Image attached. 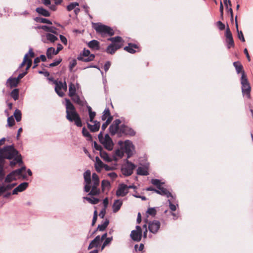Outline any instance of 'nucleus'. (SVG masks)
<instances>
[{
	"instance_id": "obj_21",
	"label": "nucleus",
	"mask_w": 253,
	"mask_h": 253,
	"mask_svg": "<svg viewBox=\"0 0 253 253\" xmlns=\"http://www.w3.org/2000/svg\"><path fill=\"white\" fill-rule=\"evenodd\" d=\"M40 27L42 29L45 31L52 33L57 36L58 35V34L59 33V30L53 26H46V25H43V26H41Z\"/></svg>"
},
{
	"instance_id": "obj_40",
	"label": "nucleus",
	"mask_w": 253,
	"mask_h": 253,
	"mask_svg": "<svg viewBox=\"0 0 253 253\" xmlns=\"http://www.w3.org/2000/svg\"><path fill=\"white\" fill-rule=\"evenodd\" d=\"M109 223V221L108 219H106V220L101 225H99L97 227V229L98 230L103 231L105 230V229L106 228L107 226L108 225Z\"/></svg>"
},
{
	"instance_id": "obj_4",
	"label": "nucleus",
	"mask_w": 253,
	"mask_h": 253,
	"mask_svg": "<svg viewBox=\"0 0 253 253\" xmlns=\"http://www.w3.org/2000/svg\"><path fill=\"white\" fill-rule=\"evenodd\" d=\"M93 28L102 37H105L106 35L112 36L115 34L114 30L111 27L103 24H94Z\"/></svg>"
},
{
	"instance_id": "obj_39",
	"label": "nucleus",
	"mask_w": 253,
	"mask_h": 253,
	"mask_svg": "<svg viewBox=\"0 0 253 253\" xmlns=\"http://www.w3.org/2000/svg\"><path fill=\"white\" fill-rule=\"evenodd\" d=\"M69 95L70 97H73L76 94V89L75 85L73 84H71L69 85Z\"/></svg>"
},
{
	"instance_id": "obj_10",
	"label": "nucleus",
	"mask_w": 253,
	"mask_h": 253,
	"mask_svg": "<svg viewBox=\"0 0 253 253\" xmlns=\"http://www.w3.org/2000/svg\"><path fill=\"white\" fill-rule=\"evenodd\" d=\"M121 123V121L119 119L115 120L112 124L109 126V129L110 133L112 135H114L116 134H118L119 136L120 134V125Z\"/></svg>"
},
{
	"instance_id": "obj_22",
	"label": "nucleus",
	"mask_w": 253,
	"mask_h": 253,
	"mask_svg": "<svg viewBox=\"0 0 253 253\" xmlns=\"http://www.w3.org/2000/svg\"><path fill=\"white\" fill-rule=\"evenodd\" d=\"M92 123H94L93 125H91L88 123H87V126L88 129H89L91 132H96L98 131L100 128V123L96 121H94Z\"/></svg>"
},
{
	"instance_id": "obj_19",
	"label": "nucleus",
	"mask_w": 253,
	"mask_h": 253,
	"mask_svg": "<svg viewBox=\"0 0 253 253\" xmlns=\"http://www.w3.org/2000/svg\"><path fill=\"white\" fill-rule=\"evenodd\" d=\"M28 183L26 182H23L19 184L17 187L13 189L12 194L16 195L19 192H21L24 191L28 187Z\"/></svg>"
},
{
	"instance_id": "obj_48",
	"label": "nucleus",
	"mask_w": 253,
	"mask_h": 253,
	"mask_svg": "<svg viewBox=\"0 0 253 253\" xmlns=\"http://www.w3.org/2000/svg\"><path fill=\"white\" fill-rule=\"evenodd\" d=\"M110 186V182L108 180H103L101 182V187L102 191H104L106 187H109Z\"/></svg>"
},
{
	"instance_id": "obj_5",
	"label": "nucleus",
	"mask_w": 253,
	"mask_h": 253,
	"mask_svg": "<svg viewBox=\"0 0 253 253\" xmlns=\"http://www.w3.org/2000/svg\"><path fill=\"white\" fill-rule=\"evenodd\" d=\"M241 83L242 84V92L243 94L244 95H246L248 98H250L251 87L245 72H243Z\"/></svg>"
},
{
	"instance_id": "obj_50",
	"label": "nucleus",
	"mask_w": 253,
	"mask_h": 253,
	"mask_svg": "<svg viewBox=\"0 0 253 253\" xmlns=\"http://www.w3.org/2000/svg\"><path fill=\"white\" fill-rule=\"evenodd\" d=\"M151 183L154 185L156 186L158 189L161 187V185L162 183L161 182V181L159 179H152L151 180Z\"/></svg>"
},
{
	"instance_id": "obj_52",
	"label": "nucleus",
	"mask_w": 253,
	"mask_h": 253,
	"mask_svg": "<svg viewBox=\"0 0 253 253\" xmlns=\"http://www.w3.org/2000/svg\"><path fill=\"white\" fill-rule=\"evenodd\" d=\"M225 36L226 37V39H230L233 38L232 34L228 26L226 29Z\"/></svg>"
},
{
	"instance_id": "obj_61",
	"label": "nucleus",
	"mask_w": 253,
	"mask_h": 253,
	"mask_svg": "<svg viewBox=\"0 0 253 253\" xmlns=\"http://www.w3.org/2000/svg\"><path fill=\"white\" fill-rule=\"evenodd\" d=\"M32 60L31 59H29L28 58V56L27 57V62H26V64H27V67H26V71L27 70H28L30 67L32 65Z\"/></svg>"
},
{
	"instance_id": "obj_31",
	"label": "nucleus",
	"mask_w": 253,
	"mask_h": 253,
	"mask_svg": "<svg viewBox=\"0 0 253 253\" xmlns=\"http://www.w3.org/2000/svg\"><path fill=\"white\" fill-rule=\"evenodd\" d=\"M233 65L237 73L239 74L240 73H242V74L243 72H244L243 70V67L240 62H235L233 63Z\"/></svg>"
},
{
	"instance_id": "obj_60",
	"label": "nucleus",
	"mask_w": 253,
	"mask_h": 253,
	"mask_svg": "<svg viewBox=\"0 0 253 253\" xmlns=\"http://www.w3.org/2000/svg\"><path fill=\"white\" fill-rule=\"evenodd\" d=\"M62 61L61 59H59L55 60L53 63H51L49 65L50 67H54L58 65Z\"/></svg>"
},
{
	"instance_id": "obj_3",
	"label": "nucleus",
	"mask_w": 253,
	"mask_h": 253,
	"mask_svg": "<svg viewBox=\"0 0 253 253\" xmlns=\"http://www.w3.org/2000/svg\"><path fill=\"white\" fill-rule=\"evenodd\" d=\"M17 154L18 152L12 146H7L0 149V180L3 179L4 175L3 169L4 159H12Z\"/></svg>"
},
{
	"instance_id": "obj_24",
	"label": "nucleus",
	"mask_w": 253,
	"mask_h": 253,
	"mask_svg": "<svg viewBox=\"0 0 253 253\" xmlns=\"http://www.w3.org/2000/svg\"><path fill=\"white\" fill-rule=\"evenodd\" d=\"M88 46L93 50H99L100 49L99 42L96 40H93L87 43Z\"/></svg>"
},
{
	"instance_id": "obj_62",
	"label": "nucleus",
	"mask_w": 253,
	"mask_h": 253,
	"mask_svg": "<svg viewBox=\"0 0 253 253\" xmlns=\"http://www.w3.org/2000/svg\"><path fill=\"white\" fill-rule=\"evenodd\" d=\"M111 66V63L109 61H107L106 62L104 66V69L105 71L106 72L109 69L110 67Z\"/></svg>"
},
{
	"instance_id": "obj_41",
	"label": "nucleus",
	"mask_w": 253,
	"mask_h": 253,
	"mask_svg": "<svg viewBox=\"0 0 253 253\" xmlns=\"http://www.w3.org/2000/svg\"><path fill=\"white\" fill-rule=\"evenodd\" d=\"M10 95H11V97L13 98V99L14 100H17L19 97V90H18V89L16 88V89H13L11 91V92L10 93Z\"/></svg>"
},
{
	"instance_id": "obj_53",
	"label": "nucleus",
	"mask_w": 253,
	"mask_h": 253,
	"mask_svg": "<svg viewBox=\"0 0 253 253\" xmlns=\"http://www.w3.org/2000/svg\"><path fill=\"white\" fill-rule=\"evenodd\" d=\"M78 5H79V3L78 2H72L69 5L67 6V9L68 11H71L74 9L76 7V6Z\"/></svg>"
},
{
	"instance_id": "obj_64",
	"label": "nucleus",
	"mask_w": 253,
	"mask_h": 253,
	"mask_svg": "<svg viewBox=\"0 0 253 253\" xmlns=\"http://www.w3.org/2000/svg\"><path fill=\"white\" fill-rule=\"evenodd\" d=\"M77 62L76 60H72L70 64V69L71 70L73 69L74 67L76 65Z\"/></svg>"
},
{
	"instance_id": "obj_27",
	"label": "nucleus",
	"mask_w": 253,
	"mask_h": 253,
	"mask_svg": "<svg viewBox=\"0 0 253 253\" xmlns=\"http://www.w3.org/2000/svg\"><path fill=\"white\" fill-rule=\"evenodd\" d=\"M104 165L99 157H96L95 158V168L97 171H100L101 169L103 168Z\"/></svg>"
},
{
	"instance_id": "obj_26",
	"label": "nucleus",
	"mask_w": 253,
	"mask_h": 253,
	"mask_svg": "<svg viewBox=\"0 0 253 253\" xmlns=\"http://www.w3.org/2000/svg\"><path fill=\"white\" fill-rule=\"evenodd\" d=\"M100 242V237L99 236H96L89 244L88 250H90L93 247H97Z\"/></svg>"
},
{
	"instance_id": "obj_47",
	"label": "nucleus",
	"mask_w": 253,
	"mask_h": 253,
	"mask_svg": "<svg viewBox=\"0 0 253 253\" xmlns=\"http://www.w3.org/2000/svg\"><path fill=\"white\" fill-rule=\"evenodd\" d=\"M88 202L92 204H97L99 203V200L96 198H93L92 199L89 197L84 198Z\"/></svg>"
},
{
	"instance_id": "obj_30",
	"label": "nucleus",
	"mask_w": 253,
	"mask_h": 253,
	"mask_svg": "<svg viewBox=\"0 0 253 253\" xmlns=\"http://www.w3.org/2000/svg\"><path fill=\"white\" fill-rule=\"evenodd\" d=\"M123 204V202L122 201L120 200H116L115 201L113 205V209L114 212H116L120 209L122 205Z\"/></svg>"
},
{
	"instance_id": "obj_58",
	"label": "nucleus",
	"mask_w": 253,
	"mask_h": 253,
	"mask_svg": "<svg viewBox=\"0 0 253 253\" xmlns=\"http://www.w3.org/2000/svg\"><path fill=\"white\" fill-rule=\"evenodd\" d=\"M217 25L218 27V28L220 30H223L225 29V25L221 21H218L217 22Z\"/></svg>"
},
{
	"instance_id": "obj_28",
	"label": "nucleus",
	"mask_w": 253,
	"mask_h": 253,
	"mask_svg": "<svg viewBox=\"0 0 253 253\" xmlns=\"http://www.w3.org/2000/svg\"><path fill=\"white\" fill-rule=\"evenodd\" d=\"M235 26L237 29V31L238 33V38L243 42H245V39L244 37L243 33L242 31H239L238 29V21H237V15L235 16Z\"/></svg>"
},
{
	"instance_id": "obj_56",
	"label": "nucleus",
	"mask_w": 253,
	"mask_h": 253,
	"mask_svg": "<svg viewBox=\"0 0 253 253\" xmlns=\"http://www.w3.org/2000/svg\"><path fill=\"white\" fill-rule=\"evenodd\" d=\"M7 123L10 126H12L14 124V120L12 116L8 118Z\"/></svg>"
},
{
	"instance_id": "obj_12",
	"label": "nucleus",
	"mask_w": 253,
	"mask_h": 253,
	"mask_svg": "<svg viewBox=\"0 0 253 253\" xmlns=\"http://www.w3.org/2000/svg\"><path fill=\"white\" fill-rule=\"evenodd\" d=\"M135 134V132L129 127L124 125L120 126L119 136L123 135L134 136Z\"/></svg>"
},
{
	"instance_id": "obj_35",
	"label": "nucleus",
	"mask_w": 253,
	"mask_h": 253,
	"mask_svg": "<svg viewBox=\"0 0 253 253\" xmlns=\"http://www.w3.org/2000/svg\"><path fill=\"white\" fill-rule=\"evenodd\" d=\"M137 174L140 175H148L149 172L146 168L140 167L137 169Z\"/></svg>"
},
{
	"instance_id": "obj_33",
	"label": "nucleus",
	"mask_w": 253,
	"mask_h": 253,
	"mask_svg": "<svg viewBox=\"0 0 253 253\" xmlns=\"http://www.w3.org/2000/svg\"><path fill=\"white\" fill-rule=\"evenodd\" d=\"M110 117L113 118V116L111 115L110 111L109 108H106L103 112V115L101 117L102 120L105 121Z\"/></svg>"
},
{
	"instance_id": "obj_14",
	"label": "nucleus",
	"mask_w": 253,
	"mask_h": 253,
	"mask_svg": "<svg viewBox=\"0 0 253 253\" xmlns=\"http://www.w3.org/2000/svg\"><path fill=\"white\" fill-rule=\"evenodd\" d=\"M132 147L133 145L130 141L126 140L125 142L123 151L127 154V158H130L132 155Z\"/></svg>"
},
{
	"instance_id": "obj_54",
	"label": "nucleus",
	"mask_w": 253,
	"mask_h": 253,
	"mask_svg": "<svg viewBox=\"0 0 253 253\" xmlns=\"http://www.w3.org/2000/svg\"><path fill=\"white\" fill-rule=\"evenodd\" d=\"M22 162V160L21 158L18 157L15 158L12 161H11L10 163V165L11 166H13L17 163H20Z\"/></svg>"
},
{
	"instance_id": "obj_6",
	"label": "nucleus",
	"mask_w": 253,
	"mask_h": 253,
	"mask_svg": "<svg viewBox=\"0 0 253 253\" xmlns=\"http://www.w3.org/2000/svg\"><path fill=\"white\" fill-rule=\"evenodd\" d=\"M25 167H22L20 169L13 170L8 174L5 178V183H10L14 180L20 178L21 176L24 177L22 174V172L25 170Z\"/></svg>"
},
{
	"instance_id": "obj_11",
	"label": "nucleus",
	"mask_w": 253,
	"mask_h": 253,
	"mask_svg": "<svg viewBox=\"0 0 253 253\" xmlns=\"http://www.w3.org/2000/svg\"><path fill=\"white\" fill-rule=\"evenodd\" d=\"M135 168V166L131 162L127 161L126 165L122 168V171L126 176H129L133 173V169Z\"/></svg>"
},
{
	"instance_id": "obj_43",
	"label": "nucleus",
	"mask_w": 253,
	"mask_h": 253,
	"mask_svg": "<svg viewBox=\"0 0 253 253\" xmlns=\"http://www.w3.org/2000/svg\"><path fill=\"white\" fill-rule=\"evenodd\" d=\"M83 135L87 138L88 140H92V136L89 132L86 130L85 127H83L82 129Z\"/></svg>"
},
{
	"instance_id": "obj_49",
	"label": "nucleus",
	"mask_w": 253,
	"mask_h": 253,
	"mask_svg": "<svg viewBox=\"0 0 253 253\" xmlns=\"http://www.w3.org/2000/svg\"><path fill=\"white\" fill-rule=\"evenodd\" d=\"M226 41L227 42V46L228 48H230L231 47H234L235 44L233 38L230 39H226Z\"/></svg>"
},
{
	"instance_id": "obj_45",
	"label": "nucleus",
	"mask_w": 253,
	"mask_h": 253,
	"mask_svg": "<svg viewBox=\"0 0 253 253\" xmlns=\"http://www.w3.org/2000/svg\"><path fill=\"white\" fill-rule=\"evenodd\" d=\"M113 120V118L110 117V118H108L106 121L103 123L102 125L101 129L102 131L105 130L107 126L111 123V122Z\"/></svg>"
},
{
	"instance_id": "obj_9",
	"label": "nucleus",
	"mask_w": 253,
	"mask_h": 253,
	"mask_svg": "<svg viewBox=\"0 0 253 253\" xmlns=\"http://www.w3.org/2000/svg\"><path fill=\"white\" fill-rule=\"evenodd\" d=\"M48 80L52 82L55 84V91L56 93L60 97L63 96V92L62 88H63V84L61 81L53 80L52 78H48Z\"/></svg>"
},
{
	"instance_id": "obj_59",
	"label": "nucleus",
	"mask_w": 253,
	"mask_h": 253,
	"mask_svg": "<svg viewBox=\"0 0 253 253\" xmlns=\"http://www.w3.org/2000/svg\"><path fill=\"white\" fill-rule=\"evenodd\" d=\"M124 152L123 151V150H117L116 151V156L122 158L124 156Z\"/></svg>"
},
{
	"instance_id": "obj_17",
	"label": "nucleus",
	"mask_w": 253,
	"mask_h": 253,
	"mask_svg": "<svg viewBox=\"0 0 253 253\" xmlns=\"http://www.w3.org/2000/svg\"><path fill=\"white\" fill-rule=\"evenodd\" d=\"M122 47V45L120 44H110L108 46L106 49L107 53L113 54L119 49Z\"/></svg>"
},
{
	"instance_id": "obj_57",
	"label": "nucleus",
	"mask_w": 253,
	"mask_h": 253,
	"mask_svg": "<svg viewBox=\"0 0 253 253\" xmlns=\"http://www.w3.org/2000/svg\"><path fill=\"white\" fill-rule=\"evenodd\" d=\"M169 203V207L171 211H175L176 210V207L175 205L173 204L170 200H168Z\"/></svg>"
},
{
	"instance_id": "obj_42",
	"label": "nucleus",
	"mask_w": 253,
	"mask_h": 253,
	"mask_svg": "<svg viewBox=\"0 0 253 253\" xmlns=\"http://www.w3.org/2000/svg\"><path fill=\"white\" fill-rule=\"evenodd\" d=\"M35 20L38 22H40L42 23H47L49 24H51V22L47 19L42 18V17H36L35 18Z\"/></svg>"
},
{
	"instance_id": "obj_55",
	"label": "nucleus",
	"mask_w": 253,
	"mask_h": 253,
	"mask_svg": "<svg viewBox=\"0 0 253 253\" xmlns=\"http://www.w3.org/2000/svg\"><path fill=\"white\" fill-rule=\"evenodd\" d=\"M112 239H113L112 237L107 238L105 239L104 242L103 243V244L102 246L101 249L103 250L105 247V246H106L108 244H109L111 242Z\"/></svg>"
},
{
	"instance_id": "obj_18",
	"label": "nucleus",
	"mask_w": 253,
	"mask_h": 253,
	"mask_svg": "<svg viewBox=\"0 0 253 253\" xmlns=\"http://www.w3.org/2000/svg\"><path fill=\"white\" fill-rule=\"evenodd\" d=\"M58 40L57 37L51 34H46L44 36H42V41L44 43H48V42H54Z\"/></svg>"
},
{
	"instance_id": "obj_37",
	"label": "nucleus",
	"mask_w": 253,
	"mask_h": 253,
	"mask_svg": "<svg viewBox=\"0 0 253 253\" xmlns=\"http://www.w3.org/2000/svg\"><path fill=\"white\" fill-rule=\"evenodd\" d=\"M16 185V183H5V184H3L2 185H1V186L2 188H3V190L4 192L7 190L11 189Z\"/></svg>"
},
{
	"instance_id": "obj_63",
	"label": "nucleus",
	"mask_w": 253,
	"mask_h": 253,
	"mask_svg": "<svg viewBox=\"0 0 253 253\" xmlns=\"http://www.w3.org/2000/svg\"><path fill=\"white\" fill-rule=\"evenodd\" d=\"M94 147L96 150L100 151H102V146L100 145H98L95 141L94 142Z\"/></svg>"
},
{
	"instance_id": "obj_36",
	"label": "nucleus",
	"mask_w": 253,
	"mask_h": 253,
	"mask_svg": "<svg viewBox=\"0 0 253 253\" xmlns=\"http://www.w3.org/2000/svg\"><path fill=\"white\" fill-rule=\"evenodd\" d=\"M56 53L55 52V49L53 47H49L47 49L46 51V56L48 58L51 59L52 58L53 55H56Z\"/></svg>"
},
{
	"instance_id": "obj_13",
	"label": "nucleus",
	"mask_w": 253,
	"mask_h": 253,
	"mask_svg": "<svg viewBox=\"0 0 253 253\" xmlns=\"http://www.w3.org/2000/svg\"><path fill=\"white\" fill-rule=\"evenodd\" d=\"M136 229L131 231L130 237L134 241L139 242L142 238V229L139 226H136Z\"/></svg>"
},
{
	"instance_id": "obj_23",
	"label": "nucleus",
	"mask_w": 253,
	"mask_h": 253,
	"mask_svg": "<svg viewBox=\"0 0 253 253\" xmlns=\"http://www.w3.org/2000/svg\"><path fill=\"white\" fill-rule=\"evenodd\" d=\"M18 79L15 78L10 77L6 82V85L10 88L16 87L19 83Z\"/></svg>"
},
{
	"instance_id": "obj_32",
	"label": "nucleus",
	"mask_w": 253,
	"mask_h": 253,
	"mask_svg": "<svg viewBox=\"0 0 253 253\" xmlns=\"http://www.w3.org/2000/svg\"><path fill=\"white\" fill-rule=\"evenodd\" d=\"M160 195L163 196H166L168 198L171 197H172V194L166 188L160 187L159 188Z\"/></svg>"
},
{
	"instance_id": "obj_16",
	"label": "nucleus",
	"mask_w": 253,
	"mask_h": 253,
	"mask_svg": "<svg viewBox=\"0 0 253 253\" xmlns=\"http://www.w3.org/2000/svg\"><path fill=\"white\" fill-rule=\"evenodd\" d=\"M160 222L159 221L154 220L149 223V230L153 233H156L160 227Z\"/></svg>"
},
{
	"instance_id": "obj_1",
	"label": "nucleus",
	"mask_w": 253,
	"mask_h": 253,
	"mask_svg": "<svg viewBox=\"0 0 253 253\" xmlns=\"http://www.w3.org/2000/svg\"><path fill=\"white\" fill-rule=\"evenodd\" d=\"M91 172L89 170L85 171L84 173V177L85 185L84 186V191L89 192L88 195L91 196H96L100 194V191L97 187L99 184V178L98 175L93 173L92 174V183L91 180Z\"/></svg>"
},
{
	"instance_id": "obj_20",
	"label": "nucleus",
	"mask_w": 253,
	"mask_h": 253,
	"mask_svg": "<svg viewBox=\"0 0 253 253\" xmlns=\"http://www.w3.org/2000/svg\"><path fill=\"white\" fill-rule=\"evenodd\" d=\"M138 49L139 47L137 44L131 43H128V46L124 47L125 50L132 54L135 53L137 51V50L135 49H137V51H138Z\"/></svg>"
},
{
	"instance_id": "obj_7",
	"label": "nucleus",
	"mask_w": 253,
	"mask_h": 253,
	"mask_svg": "<svg viewBox=\"0 0 253 253\" xmlns=\"http://www.w3.org/2000/svg\"><path fill=\"white\" fill-rule=\"evenodd\" d=\"M99 141L104 145L108 150L111 151L113 148V142L108 134H106L103 137V132L101 131L98 136Z\"/></svg>"
},
{
	"instance_id": "obj_51",
	"label": "nucleus",
	"mask_w": 253,
	"mask_h": 253,
	"mask_svg": "<svg viewBox=\"0 0 253 253\" xmlns=\"http://www.w3.org/2000/svg\"><path fill=\"white\" fill-rule=\"evenodd\" d=\"M157 211L156 209L154 208H148L147 213L149 214V215H152V216H155L156 214Z\"/></svg>"
},
{
	"instance_id": "obj_15",
	"label": "nucleus",
	"mask_w": 253,
	"mask_h": 253,
	"mask_svg": "<svg viewBox=\"0 0 253 253\" xmlns=\"http://www.w3.org/2000/svg\"><path fill=\"white\" fill-rule=\"evenodd\" d=\"M128 192L127 190V186L125 184H120L119 185L118 188L116 191V195L118 197H124Z\"/></svg>"
},
{
	"instance_id": "obj_25",
	"label": "nucleus",
	"mask_w": 253,
	"mask_h": 253,
	"mask_svg": "<svg viewBox=\"0 0 253 253\" xmlns=\"http://www.w3.org/2000/svg\"><path fill=\"white\" fill-rule=\"evenodd\" d=\"M108 41L112 42V44H120L122 45V47L124 45V41L123 40L122 38L120 36L110 38L108 39Z\"/></svg>"
},
{
	"instance_id": "obj_8",
	"label": "nucleus",
	"mask_w": 253,
	"mask_h": 253,
	"mask_svg": "<svg viewBox=\"0 0 253 253\" xmlns=\"http://www.w3.org/2000/svg\"><path fill=\"white\" fill-rule=\"evenodd\" d=\"M95 58V55L90 54V52L88 49H84L82 53H81L77 59L79 60L87 62L93 61Z\"/></svg>"
},
{
	"instance_id": "obj_44",
	"label": "nucleus",
	"mask_w": 253,
	"mask_h": 253,
	"mask_svg": "<svg viewBox=\"0 0 253 253\" xmlns=\"http://www.w3.org/2000/svg\"><path fill=\"white\" fill-rule=\"evenodd\" d=\"M88 110L89 113V121L91 122H94L93 119L94 118L96 113L95 112H92L91 108L90 107H88Z\"/></svg>"
},
{
	"instance_id": "obj_38",
	"label": "nucleus",
	"mask_w": 253,
	"mask_h": 253,
	"mask_svg": "<svg viewBox=\"0 0 253 253\" xmlns=\"http://www.w3.org/2000/svg\"><path fill=\"white\" fill-rule=\"evenodd\" d=\"M100 156L106 162H110L112 161V159L109 157L108 154L105 151H101L100 152Z\"/></svg>"
},
{
	"instance_id": "obj_29",
	"label": "nucleus",
	"mask_w": 253,
	"mask_h": 253,
	"mask_svg": "<svg viewBox=\"0 0 253 253\" xmlns=\"http://www.w3.org/2000/svg\"><path fill=\"white\" fill-rule=\"evenodd\" d=\"M28 54H30V56L31 58H33L35 56V54H34V52L33 51L32 49L30 48L29 50V53H27L25 55L24 59H23V61L20 65L19 68H22L26 64L27 60V57L28 56Z\"/></svg>"
},
{
	"instance_id": "obj_46",
	"label": "nucleus",
	"mask_w": 253,
	"mask_h": 253,
	"mask_svg": "<svg viewBox=\"0 0 253 253\" xmlns=\"http://www.w3.org/2000/svg\"><path fill=\"white\" fill-rule=\"evenodd\" d=\"M14 116L17 122H19L21 121V113L20 110L16 109L14 113Z\"/></svg>"
},
{
	"instance_id": "obj_2",
	"label": "nucleus",
	"mask_w": 253,
	"mask_h": 253,
	"mask_svg": "<svg viewBox=\"0 0 253 253\" xmlns=\"http://www.w3.org/2000/svg\"><path fill=\"white\" fill-rule=\"evenodd\" d=\"M66 117L71 123L78 127H82L83 126L82 119L80 115L77 112L75 107L69 99H65Z\"/></svg>"
},
{
	"instance_id": "obj_34",
	"label": "nucleus",
	"mask_w": 253,
	"mask_h": 253,
	"mask_svg": "<svg viewBox=\"0 0 253 253\" xmlns=\"http://www.w3.org/2000/svg\"><path fill=\"white\" fill-rule=\"evenodd\" d=\"M36 11L40 14H41L44 16H49L50 13L46 9L42 7H38L36 8Z\"/></svg>"
}]
</instances>
